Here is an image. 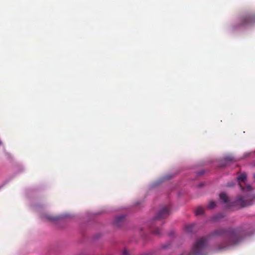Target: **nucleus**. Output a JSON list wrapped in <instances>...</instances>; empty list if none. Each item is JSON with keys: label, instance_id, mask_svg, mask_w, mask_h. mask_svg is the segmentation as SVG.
Here are the masks:
<instances>
[{"label": "nucleus", "instance_id": "obj_1", "mask_svg": "<svg viewBox=\"0 0 255 255\" xmlns=\"http://www.w3.org/2000/svg\"><path fill=\"white\" fill-rule=\"evenodd\" d=\"M212 237H221L222 242L218 245V250L220 251L227 249L231 246L236 245L241 240V234L238 229L231 228H219L210 234Z\"/></svg>", "mask_w": 255, "mask_h": 255}, {"label": "nucleus", "instance_id": "obj_2", "mask_svg": "<svg viewBox=\"0 0 255 255\" xmlns=\"http://www.w3.org/2000/svg\"><path fill=\"white\" fill-rule=\"evenodd\" d=\"M207 244L205 238L198 239L193 246L192 250L187 255H205V250Z\"/></svg>", "mask_w": 255, "mask_h": 255}, {"label": "nucleus", "instance_id": "obj_3", "mask_svg": "<svg viewBox=\"0 0 255 255\" xmlns=\"http://www.w3.org/2000/svg\"><path fill=\"white\" fill-rule=\"evenodd\" d=\"M236 203L242 207L250 206L252 204V199L249 194L245 196L239 195L237 197Z\"/></svg>", "mask_w": 255, "mask_h": 255}, {"label": "nucleus", "instance_id": "obj_4", "mask_svg": "<svg viewBox=\"0 0 255 255\" xmlns=\"http://www.w3.org/2000/svg\"><path fill=\"white\" fill-rule=\"evenodd\" d=\"M170 208L168 206L162 207L158 212L157 215L154 218V222L156 225V222L158 220L167 218L170 214Z\"/></svg>", "mask_w": 255, "mask_h": 255}, {"label": "nucleus", "instance_id": "obj_5", "mask_svg": "<svg viewBox=\"0 0 255 255\" xmlns=\"http://www.w3.org/2000/svg\"><path fill=\"white\" fill-rule=\"evenodd\" d=\"M255 22V15H249L242 19V25L250 24Z\"/></svg>", "mask_w": 255, "mask_h": 255}, {"label": "nucleus", "instance_id": "obj_6", "mask_svg": "<svg viewBox=\"0 0 255 255\" xmlns=\"http://www.w3.org/2000/svg\"><path fill=\"white\" fill-rule=\"evenodd\" d=\"M246 178H247V175L245 173L241 174L240 175H239L237 177V179H238V180H239V185H240V186L241 187V189L243 191L244 190V187L242 185V184H241L240 182L242 181L243 182H245Z\"/></svg>", "mask_w": 255, "mask_h": 255}, {"label": "nucleus", "instance_id": "obj_7", "mask_svg": "<svg viewBox=\"0 0 255 255\" xmlns=\"http://www.w3.org/2000/svg\"><path fill=\"white\" fill-rule=\"evenodd\" d=\"M234 160H235L233 156H232L231 155L227 156L224 158V162L225 163L224 164H221L220 165H221V166H226L229 162H233Z\"/></svg>", "mask_w": 255, "mask_h": 255}, {"label": "nucleus", "instance_id": "obj_8", "mask_svg": "<svg viewBox=\"0 0 255 255\" xmlns=\"http://www.w3.org/2000/svg\"><path fill=\"white\" fill-rule=\"evenodd\" d=\"M124 219L125 217L124 216H120L117 217L115 220V224L117 226H121L124 220Z\"/></svg>", "mask_w": 255, "mask_h": 255}, {"label": "nucleus", "instance_id": "obj_9", "mask_svg": "<svg viewBox=\"0 0 255 255\" xmlns=\"http://www.w3.org/2000/svg\"><path fill=\"white\" fill-rule=\"evenodd\" d=\"M195 225L194 224H189L185 226V230L188 233H192L194 231Z\"/></svg>", "mask_w": 255, "mask_h": 255}, {"label": "nucleus", "instance_id": "obj_10", "mask_svg": "<svg viewBox=\"0 0 255 255\" xmlns=\"http://www.w3.org/2000/svg\"><path fill=\"white\" fill-rule=\"evenodd\" d=\"M195 213L196 216L202 215L204 213V209L202 207H198L197 208Z\"/></svg>", "mask_w": 255, "mask_h": 255}, {"label": "nucleus", "instance_id": "obj_11", "mask_svg": "<svg viewBox=\"0 0 255 255\" xmlns=\"http://www.w3.org/2000/svg\"><path fill=\"white\" fill-rule=\"evenodd\" d=\"M220 198L223 201L224 203H227L228 201V197L226 194L224 193H221L220 195Z\"/></svg>", "mask_w": 255, "mask_h": 255}, {"label": "nucleus", "instance_id": "obj_12", "mask_svg": "<svg viewBox=\"0 0 255 255\" xmlns=\"http://www.w3.org/2000/svg\"><path fill=\"white\" fill-rule=\"evenodd\" d=\"M216 206V203L215 202L211 201L208 205V208L213 209Z\"/></svg>", "mask_w": 255, "mask_h": 255}, {"label": "nucleus", "instance_id": "obj_13", "mask_svg": "<svg viewBox=\"0 0 255 255\" xmlns=\"http://www.w3.org/2000/svg\"><path fill=\"white\" fill-rule=\"evenodd\" d=\"M46 218L48 220L51 221H56L58 219V217H53L51 216H47Z\"/></svg>", "mask_w": 255, "mask_h": 255}, {"label": "nucleus", "instance_id": "obj_14", "mask_svg": "<svg viewBox=\"0 0 255 255\" xmlns=\"http://www.w3.org/2000/svg\"><path fill=\"white\" fill-rule=\"evenodd\" d=\"M152 232L154 234L157 235H160L161 234L160 230L158 228H156L154 230L152 231Z\"/></svg>", "mask_w": 255, "mask_h": 255}, {"label": "nucleus", "instance_id": "obj_15", "mask_svg": "<svg viewBox=\"0 0 255 255\" xmlns=\"http://www.w3.org/2000/svg\"><path fill=\"white\" fill-rule=\"evenodd\" d=\"M224 217V215H223L222 214H219V215H216V216L214 217V219L215 220H218V219H221V218H223Z\"/></svg>", "mask_w": 255, "mask_h": 255}, {"label": "nucleus", "instance_id": "obj_16", "mask_svg": "<svg viewBox=\"0 0 255 255\" xmlns=\"http://www.w3.org/2000/svg\"><path fill=\"white\" fill-rule=\"evenodd\" d=\"M122 255H129V254L128 251L126 249H125L122 252Z\"/></svg>", "mask_w": 255, "mask_h": 255}, {"label": "nucleus", "instance_id": "obj_17", "mask_svg": "<svg viewBox=\"0 0 255 255\" xmlns=\"http://www.w3.org/2000/svg\"><path fill=\"white\" fill-rule=\"evenodd\" d=\"M247 189H248V190H251V189H252V187L250 185H248L247 186Z\"/></svg>", "mask_w": 255, "mask_h": 255}, {"label": "nucleus", "instance_id": "obj_18", "mask_svg": "<svg viewBox=\"0 0 255 255\" xmlns=\"http://www.w3.org/2000/svg\"><path fill=\"white\" fill-rule=\"evenodd\" d=\"M254 178H255V175H254Z\"/></svg>", "mask_w": 255, "mask_h": 255}, {"label": "nucleus", "instance_id": "obj_19", "mask_svg": "<svg viewBox=\"0 0 255 255\" xmlns=\"http://www.w3.org/2000/svg\"><path fill=\"white\" fill-rule=\"evenodd\" d=\"M254 166H255V164H254Z\"/></svg>", "mask_w": 255, "mask_h": 255}]
</instances>
